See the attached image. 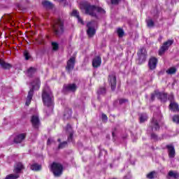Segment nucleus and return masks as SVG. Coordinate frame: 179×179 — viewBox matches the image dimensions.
I'll return each instance as SVG.
<instances>
[{
    "label": "nucleus",
    "mask_w": 179,
    "mask_h": 179,
    "mask_svg": "<svg viewBox=\"0 0 179 179\" xmlns=\"http://www.w3.org/2000/svg\"><path fill=\"white\" fill-rule=\"evenodd\" d=\"M138 64L141 65L146 61V55H148V52H146V49L145 48H141L139 49L138 52Z\"/></svg>",
    "instance_id": "1a4fd4ad"
},
{
    "label": "nucleus",
    "mask_w": 179,
    "mask_h": 179,
    "mask_svg": "<svg viewBox=\"0 0 179 179\" xmlns=\"http://www.w3.org/2000/svg\"><path fill=\"white\" fill-rule=\"evenodd\" d=\"M128 102V99H122L119 101L120 104H124V103Z\"/></svg>",
    "instance_id": "c03bdc74"
},
{
    "label": "nucleus",
    "mask_w": 179,
    "mask_h": 179,
    "mask_svg": "<svg viewBox=\"0 0 179 179\" xmlns=\"http://www.w3.org/2000/svg\"><path fill=\"white\" fill-rule=\"evenodd\" d=\"M53 30L57 36L64 32V20L62 19L59 18L55 21L53 25Z\"/></svg>",
    "instance_id": "423d86ee"
},
{
    "label": "nucleus",
    "mask_w": 179,
    "mask_h": 179,
    "mask_svg": "<svg viewBox=\"0 0 179 179\" xmlns=\"http://www.w3.org/2000/svg\"><path fill=\"white\" fill-rule=\"evenodd\" d=\"M101 118H102V121H104L105 122H107V121H108V117H107V115L106 114L103 113Z\"/></svg>",
    "instance_id": "ea45409f"
},
{
    "label": "nucleus",
    "mask_w": 179,
    "mask_h": 179,
    "mask_svg": "<svg viewBox=\"0 0 179 179\" xmlns=\"http://www.w3.org/2000/svg\"><path fill=\"white\" fill-rule=\"evenodd\" d=\"M169 108L171 110V111H178V104L175 102H171Z\"/></svg>",
    "instance_id": "393cba45"
},
{
    "label": "nucleus",
    "mask_w": 179,
    "mask_h": 179,
    "mask_svg": "<svg viewBox=\"0 0 179 179\" xmlns=\"http://www.w3.org/2000/svg\"><path fill=\"white\" fill-rule=\"evenodd\" d=\"M108 83L111 90H115V87H117V78L115 77V74L109 75Z\"/></svg>",
    "instance_id": "f8f14e48"
},
{
    "label": "nucleus",
    "mask_w": 179,
    "mask_h": 179,
    "mask_svg": "<svg viewBox=\"0 0 179 179\" xmlns=\"http://www.w3.org/2000/svg\"><path fill=\"white\" fill-rule=\"evenodd\" d=\"M173 122H176V124H179V116L178 115L173 116Z\"/></svg>",
    "instance_id": "58836bf2"
},
{
    "label": "nucleus",
    "mask_w": 179,
    "mask_h": 179,
    "mask_svg": "<svg viewBox=\"0 0 179 179\" xmlns=\"http://www.w3.org/2000/svg\"><path fill=\"white\" fill-rule=\"evenodd\" d=\"M66 145H68V143L66 141H64L63 143H61L59 145L58 148L59 149H64V148H65V146H66Z\"/></svg>",
    "instance_id": "c9c22d12"
},
{
    "label": "nucleus",
    "mask_w": 179,
    "mask_h": 179,
    "mask_svg": "<svg viewBox=\"0 0 179 179\" xmlns=\"http://www.w3.org/2000/svg\"><path fill=\"white\" fill-rule=\"evenodd\" d=\"M147 178L153 179L155 178V171L150 172L147 175Z\"/></svg>",
    "instance_id": "e433bc0d"
},
{
    "label": "nucleus",
    "mask_w": 179,
    "mask_h": 179,
    "mask_svg": "<svg viewBox=\"0 0 179 179\" xmlns=\"http://www.w3.org/2000/svg\"><path fill=\"white\" fill-rule=\"evenodd\" d=\"M23 141V134L11 136L8 139V144L13 145L14 143H20Z\"/></svg>",
    "instance_id": "9b49d317"
},
{
    "label": "nucleus",
    "mask_w": 179,
    "mask_h": 179,
    "mask_svg": "<svg viewBox=\"0 0 179 179\" xmlns=\"http://www.w3.org/2000/svg\"><path fill=\"white\" fill-rule=\"evenodd\" d=\"M24 57H25L26 61H29L31 58V56H30V54L27 51L24 52Z\"/></svg>",
    "instance_id": "72a5a7b5"
},
{
    "label": "nucleus",
    "mask_w": 179,
    "mask_h": 179,
    "mask_svg": "<svg viewBox=\"0 0 179 179\" xmlns=\"http://www.w3.org/2000/svg\"><path fill=\"white\" fill-rule=\"evenodd\" d=\"M178 177H179V175H178V173H177V171H170L168 173L167 178L170 179V178H172L177 179L178 178Z\"/></svg>",
    "instance_id": "5701e85b"
},
{
    "label": "nucleus",
    "mask_w": 179,
    "mask_h": 179,
    "mask_svg": "<svg viewBox=\"0 0 179 179\" xmlns=\"http://www.w3.org/2000/svg\"><path fill=\"white\" fill-rule=\"evenodd\" d=\"M71 15L74 16L75 17H77L79 23H81V24H83V20H82V18L79 16V13L76 10H73L71 13Z\"/></svg>",
    "instance_id": "b1692460"
},
{
    "label": "nucleus",
    "mask_w": 179,
    "mask_h": 179,
    "mask_svg": "<svg viewBox=\"0 0 179 179\" xmlns=\"http://www.w3.org/2000/svg\"><path fill=\"white\" fill-rule=\"evenodd\" d=\"M4 19L7 20V22H13V17L10 14H6L4 15Z\"/></svg>",
    "instance_id": "7c9ffc66"
},
{
    "label": "nucleus",
    "mask_w": 179,
    "mask_h": 179,
    "mask_svg": "<svg viewBox=\"0 0 179 179\" xmlns=\"http://www.w3.org/2000/svg\"><path fill=\"white\" fill-rule=\"evenodd\" d=\"M42 99L44 105L47 107H52L54 106V96L50 88L45 87L43 89Z\"/></svg>",
    "instance_id": "7ed1b4c3"
},
{
    "label": "nucleus",
    "mask_w": 179,
    "mask_h": 179,
    "mask_svg": "<svg viewBox=\"0 0 179 179\" xmlns=\"http://www.w3.org/2000/svg\"><path fill=\"white\" fill-rule=\"evenodd\" d=\"M174 99V96L173 95H171L169 97V100H173Z\"/></svg>",
    "instance_id": "de8ad7c7"
},
{
    "label": "nucleus",
    "mask_w": 179,
    "mask_h": 179,
    "mask_svg": "<svg viewBox=\"0 0 179 179\" xmlns=\"http://www.w3.org/2000/svg\"><path fill=\"white\" fill-rule=\"evenodd\" d=\"M156 93H159V92L155 91L154 94H151V101H154L155 98L156 97Z\"/></svg>",
    "instance_id": "79ce46f5"
},
{
    "label": "nucleus",
    "mask_w": 179,
    "mask_h": 179,
    "mask_svg": "<svg viewBox=\"0 0 179 179\" xmlns=\"http://www.w3.org/2000/svg\"><path fill=\"white\" fill-rule=\"evenodd\" d=\"M73 68H75V57H71L67 62L66 69L68 72H71V71H73Z\"/></svg>",
    "instance_id": "2eb2a0df"
},
{
    "label": "nucleus",
    "mask_w": 179,
    "mask_h": 179,
    "mask_svg": "<svg viewBox=\"0 0 179 179\" xmlns=\"http://www.w3.org/2000/svg\"><path fill=\"white\" fill-rule=\"evenodd\" d=\"M121 0H110V2L113 5H117V3L120 2Z\"/></svg>",
    "instance_id": "37998d69"
},
{
    "label": "nucleus",
    "mask_w": 179,
    "mask_h": 179,
    "mask_svg": "<svg viewBox=\"0 0 179 179\" xmlns=\"http://www.w3.org/2000/svg\"><path fill=\"white\" fill-rule=\"evenodd\" d=\"M57 142H61V139L59 138V139L57 140Z\"/></svg>",
    "instance_id": "8fccbe9b"
},
{
    "label": "nucleus",
    "mask_w": 179,
    "mask_h": 179,
    "mask_svg": "<svg viewBox=\"0 0 179 179\" xmlns=\"http://www.w3.org/2000/svg\"><path fill=\"white\" fill-rule=\"evenodd\" d=\"M66 129L69 134V136H68V141L73 142V130H72V127L70 124H67Z\"/></svg>",
    "instance_id": "f3484780"
},
{
    "label": "nucleus",
    "mask_w": 179,
    "mask_h": 179,
    "mask_svg": "<svg viewBox=\"0 0 179 179\" xmlns=\"http://www.w3.org/2000/svg\"><path fill=\"white\" fill-rule=\"evenodd\" d=\"M76 89H78V85L76 84H68L64 86V92H76Z\"/></svg>",
    "instance_id": "dca6fc26"
},
{
    "label": "nucleus",
    "mask_w": 179,
    "mask_h": 179,
    "mask_svg": "<svg viewBox=\"0 0 179 179\" xmlns=\"http://www.w3.org/2000/svg\"><path fill=\"white\" fill-rule=\"evenodd\" d=\"M176 72H177V69L175 67H171L166 71V73H168V75H173Z\"/></svg>",
    "instance_id": "c756f323"
},
{
    "label": "nucleus",
    "mask_w": 179,
    "mask_h": 179,
    "mask_svg": "<svg viewBox=\"0 0 179 179\" xmlns=\"http://www.w3.org/2000/svg\"><path fill=\"white\" fill-rule=\"evenodd\" d=\"M36 73V69L31 67L29 69L27 70V76L31 77L33 75Z\"/></svg>",
    "instance_id": "c85d7f7f"
},
{
    "label": "nucleus",
    "mask_w": 179,
    "mask_h": 179,
    "mask_svg": "<svg viewBox=\"0 0 179 179\" xmlns=\"http://www.w3.org/2000/svg\"><path fill=\"white\" fill-rule=\"evenodd\" d=\"M156 66H157V58L151 57L148 62V67L151 71L156 69Z\"/></svg>",
    "instance_id": "4468645a"
},
{
    "label": "nucleus",
    "mask_w": 179,
    "mask_h": 179,
    "mask_svg": "<svg viewBox=\"0 0 179 179\" xmlns=\"http://www.w3.org/2000/svg\"><path fill=\"white\" fill-rule=\"evenodd\" d=\"M51 170L55 176V177H59L62 174L64 170V166L62 164L57 162H53L51 166Z\"/></svg>",
    "instance_id": "0eeeda50"
},
{
    "label": "nucleus",
    "mask_w": 179,
    "mask_h": 179,
    "mask_svg": "<svg viewBox=\"0 0 179 179\" xmlns=\"http://www.w3.org/2000/svg\"><path fill=\"white\" fill-rule=\"evenodd\" d=\"M101 65V57H96L92 60V66L94 68H99Z\"/></svg>",
    "instance_id": "6ab92c4d"
},
{
    "label": "nucleus",
    "mask_w": 179,
    "mask_h": 179,
    "mask_svg": "<svg viewBox=\"0 0 179 179\" xmlns=\"http://www.w3.org/2000/svg\"><path fill=\"white\" fill-rule=\"evenodd\" d=\"M38 89H40V79L36 78L32 83H31V88L25 101V107H29V106H30L33 99V94H34V90H38Z\"/></svg>",
    "instance_id": "f03ea898"
},
{
    "label": "nucleus",
    "mask_w": 179,
    "mask_h": 179,
    "mask_svg": "<svg viewBox=\"0 0 179 179\" xmlns=\"http://www.w3.org/2000/svg\"><path fill=\"white\" fill-rule=\"evenodd\" d=\"M24 136H25V135H24V134H23V138H24Z\"/></svg>",
    "instance_id": "603ef678"
},
{
    "label": "nucleus",
    "mask_w": 179,
    "mask_h": 179,
    "mask_svg": "<svg viewBox=\"0 0 179 179\" xmlns=\"http://www.w3.org/2000/svg\"><path fill=\"white\" fill-rule=\"evenodd\" d=\"M52 142H54V139H52V138H48V143H47V144L48 145H50V143H52Z\"/></svg>",
    "instance_id": "a18cd8bd"
},
{
    "label": "nucleus",
    "mask_w": 179,
    "mask_h": 179,
    "mask_svg": "<svg viewBox=\"0 0 179 179\" xmlns=\"http://www.w3.org/2000/svg\"><path fill=\"white\" fill-rule=\"evenodd\" d=\"M162 113L159 112L158 113H155L154 116L151 120L150 127L152 128V131L155 132V131H159L160 129V126L159 125V122L162 121Z\"/></svg>",
    "instance_id": "39448f33"
},
{
    "label": "nucleus",
    "mask_w": 179,
    "mask_h": 179,
    "mask_svg": "<svg viewBox=\"0 0 179 179\" xmlns=\"http://www.w3.org/2000/svg\"><path fill=\"white\" fill-rule=\"evenodd\" d=\"M124 179H129V178H127V176L124 177Z\"/></svg>",
    "instance_id": "3c124183"
},
{
    "label": "nucleus",
    "mask_w": 179,
    "mask_h": 179,
    "mask_svg": "<svg viewBox=\"0 0 179 179\" xmlns=\"http://www.w3.org/2000/svg\"><path fill=\"white\" fill-rule=\"evenodd\" d=\"M146 22H147V26L148 27H153V26H155V22H153L152 19L146 20Z\"/></svg>",
    "instance_id": "2f4dec72"
},
{
    "label": "nucleus",
    "mask_w": 179,
    "mask_h": 179,
    "mask_svg": "<svg viewBox=\"0 0 179 179\" xmlns=\"http://www.w3.org/2000/svg\"><path fill=\"white\" fill-rule=\"evenodd\" d=\"M140 122L142 124L148 121V115L146 113H141L139 115Z\"/></svg>",
    "instance_id": "a878e982"
},
{
    "label": "nucleus",
    "mask_w": 179,
    "mask_h": 179,
    "mask_svg": "<svg viewBox=\"0 0 179 179\" xmlns=\"http://www.w3.org/2000/svg\"><path fill=\"white\" fill-rule=\"evenodd\" d=\"M72 117V110L66 108L64 113V120H69Z\"/></svg>",
    "instance_id": "4be33fe9"
},
{
    "label": "nucleus",
    "mask_w": 179,
    "mask_h": 179,
    "mask_svg": "<svg viewBox=\"0 0 179 179\" xmlns=\"http://www.w3.org/2000/svg\"><path fill=\"white\" fill-rule=\"evenodd\" d=\"M168 149L169 156L171 158H173L176 156V150L174 149V146L169 145L166 146Z\"/></svg>",
    "instance_id": "aec40b11"
},
{
    "label": "nucleus",
    "mask_w": 179,
    "mask_h": 179,
    "mask_svg": "<svg viewBox=\"0 0 179 179\" xmlns=\"http://www.w3.org/2000/svg\"><path fill=\"white\" fill-rule=\"evenodd\" d=\"M0 66L2 69L9 70L12 68V64L5 62L2 59H0Z\"/></svg>",
    "instance_id": "a211bd4d"
},
{
    "label": "nucleus",
    "mask_w": 179,
    "mask_h": 179,
    "mask_svg": "<svg viewBox=\"0 0 179 179\" xmlns=\"http://www.w3.org/2000/svg\"><path fill=\"white\" fill-rule=\"evenodd\" d=\"M31 122L34 128H36V129L38 128V127H40V124H41L38 115H33L31 118Z\"/></svg>",
    "instance_id": "ddd939ff"
},
{
    "label": "nucleus",
    "mask_w": 179,
    "mask_h": 179,
    "mask_svg": "<svg viewBox=\"0 0 179 179\" xmlns=\"http://www.w3.org/2000/svg\"><path fill=\"white\" fill-rule=\"evenodd\" d=\"M173 43H174V40H168L164 43L159 50V55H163V54H164V52H166V51L173 45Z\"/></svg>",
    "instance_id": "9d476101"
},
{
    "label": "nucleus",
    "mask_w": 179,
    "mask_h": 179,
    "mask_svg": "<svg viewBox=\"0 0 179 179\" xmlns=\"http://www.w3.org/2000/svg\"><path fill=\"white\" fill-rule=\"evenodd\" d=\"M98 94H106V88L101 87L98 90Z\"/></svg>",
    "instance_id": "f704fd0d"
},
{
    "label": "nucleus",
    "mask_w": 179,
    "mask_h": 179,
    "mask_svg": "<svg viewBox=\"0 0 179 179\" xmlns=\"http://www.w3.org/2000/svg\"><path fill=\"white\" fill-rule=\"evenodd\" d=\"M22 170H23V164L22 162L17 163L13 169L14 173H10L7 175L5 179H17L20 178V174H22Z\"/></svg>",
    "instance_id": "20e7f679"
},
{
    "label": "nucleus",
    "mask_w": 179,
    "mask_h": 179,
    "mask_svg": "<svg viewBox=\"0 0 179 179\" xmlns=\"http://www.w3.org/2000/svg\"><path fill=\"white\" fill-rule=\"evenodd\" d=\"M87 34L89 37H93L96 34V27H97V22L92 21L87 24Z\"/></svg>",
    "instance_id": "6e6552de"
},
{
    "label": "nucleus",
    "mask_w": 179,
    "mask_h": 179,
    "mask_svg": "<svg viewBox=\"0 0 179 179\" xmlns=\"http://www.w3.org/2000/svg\"><path fill=\"white\" fill-rule=\"evenodd\" d=\"M15 6H17V9H18V10H23V7L22 6V4L17 3L15 4Z\"/></svg>",
    "instance_id": "a19ab883"
},
{
    "label": "nucleus",
    "mask_w": 179,
    "mask_h": 179,
    "mask_svg": "<svg viewBox=\"0 0 179 179\" xmlns=\"http://www.w3.org/2000/svg\"><path fill=\"white\" fill-rule=\"evenodd\" d=\"M117 36H119V37H123L124 36V30L121 28H119L117 29Z\"/></svg>",
    "instance_id": "473e14b6"
},
{
    "label": "nucleus",
    "mask_w": 179,
    "mask_h": 179,
    "mask_svg": "<svg viewBox=\"0 0 179 179\" xmlns=\"http://www.w3.org/2000/svg\"><path fill=\"white\" fill-rule=\"evenodd\" d=\"M55 1H57L58 2H64V0H55Z\"/></svg>",
    "instance_id": "09e8293b"
},
{
    "label": "nucleus",
    "mask_w": 179,
    "mask_h": 179,
    "mask_svg": "<svg viewBox=\"0 0 179 179\" xmlns=\"http://www.w3.org/2000/svg\"><path fill=\"white\" fill-rule=\"evenodd\" d=\"M81 9H85L86 15L96 16L97 13H106V10L100 7L90 6L89 3L85 2L80 6Z\"/></svg>",
    "instance_id": "f257e3e1"
},
{
    "label": "nucleus",
    "mask_w": 179,
    "mask_h": 179,
    "mask_svg": "<svg viewBox=\"0 0 179 179\" xmlns=\"http://www.w3.org/2000/svg\"><path fill=\"white\" fill-rule=\"evenodd\" d=\"M31 170H33L34 171H38L41 170V165H38L37 164H33L31 166Z\"/></svg>",
    "instance_id": "cd10ccee"
},
{
    "label": "nucleus",
    "mask_w": 179,
    "mask_h": 179,
    "mask_svg": "<svg viewBox=\"0 0 179 179\" xmlns=\"http://www.w3.org/2000/svg\"><path fill=\"white\" fill-rule=\"evenodd\" d=\"M52 46L54 51H57V50H58V48H59L58 43H57L55 42L52 43Z\"/></svg>",
    "instance_id": "4c0bfd02"
},
{
    "label": "nucleus",
    "mask_w": 179,
    "mask_h": 179,
    "mask_svg": "<svg viewBox=\"0 0 179 179\" xmlns=\"http://www.w3.org/2000/svg\"><path fill=\"white\" fill-rule=\"evenodd\" d=\"M42 4L44 6V8H46L47 9H51L52 8V3L48 1H43Z\"/></svg>",
    "instance_id": "bb28decb"
},
{
    "label": "nucleus",
    "mask_w": 179,
    "mask_h": 179,
    "mask_svg": "<svg viewBox=\"0 0 179 179\" xmlns=\"http://www.w3.org/2000/svg\"><path fill=\"white\" fill-rule=\"evenodd\" d=\"M151 138H152V139H156L157 138V136H156V134H151Z\"/></svg>",
    "instance_id": "49530a36"
},
{
    "label": "nucleus",
    "mask_w": 179,
    "mask_h": 179,
    "mask_svg": "<svg viewBox=\"0 0 179 179\" xmlns=\"http://www.w3.org/2000/svg\"><path fill=\"white\" fill-rule=\"evenodd\" d=\"M156 97L161 100V101H167V94L162 92L156 93Z\"/></svg>",
    "instance_id": "412c9836"
}]
</instances>
